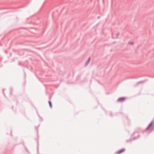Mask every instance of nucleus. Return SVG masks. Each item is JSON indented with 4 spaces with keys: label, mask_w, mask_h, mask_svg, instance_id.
I'll use <instances>...</instances> for the list:
<instances>
[{
    "label": "nucleus",
    "mask_w": 154,
    "mask_h": 154,
    "mask_svg": "<svg viewBox=\"0 0 154 154\" xmlns=\"http://www.w3.org/2000/svg\"><path fill=\"white\" fill-rule=\"evenodd\" d=\"M134 134H137V137H135L133 139H130L129 140H128L126 141L127 142H131L132 140H135L137 139V138L139 137V135L138 134V133H134Z\"/></svg>",
    "instance_id": "f257e3e1"
},
{
    "label": "nucleus",
    "mask_w": 154,
    "mask_h": 154,
    "mask_svg": "<svg viewBox=\"0 0 154 154\" xmlns=\"http://www.w3.org/2000/svg\"><path fill=\"white\" fill-rule=\"evenodd\" d=\"M152 122L149 124L148 125L147 127L146 128V130H148L149 129L152 130Z\"/></svg>",
    "instance_id": "f03ea898"
},
{
    "label": "nucleus",
    "mask_w": 154,
    "mask_h": 154,
    "mask_svg": "<svg viewBox=\"0 0 154 154\" xmlns=\"http://www.w3.org/2000/svg\"><path fill=\"white\" fill-rule=\"evenodd\" d=\"M125 99V98L124 97H121L119 98L117 100V101L119 102H122L124 101Z\"/></svg>",
    "instance_id": "7ed1b4c3"
},
{
    "label": "nucleus",
    "mask_w": 154,
    "mask_h": 154,
    "mask_svg": "<svg viewBox=\"0 0 154 154\" xmlns=\"http://www.w3.org/2000/svg\"><path fill=\"white\" fill-rule=\"evenodd\" d=\"M125 149H122L119 151L117 152H116V153L117 154H120L122 152H124V151H125Z\"/></svg>",
    "instance_id": "20e7f679"
},
{
    "label": "nucleus",
    "mask_w": 154,
    "mask_h": 154,
    "mask_svg": "<svg viewBox=\"0 0 154 154\" xmlns=\"http://www.w3.org/2000/svg\"><path fill=\"white\" fill-rule=\"evenodd\" d=\"M90 58L89 57L88 59V60L87 61H86V65H87L88 63H89V62H90Z\"/></svg>",
    "instance_id": "39448f33"
},
{
    "label": "nucleus",
    "mask_w": 154,
    "mask_h": 154,
    "mask_svg": "<svg viewBox=\"0 0 154 154\" xmlns=\"http://www.w3.org/2000/svg\"><path fill=\"white\" fill-rule=\"evenodd\" d=\"M48 103L49 104V105L50 107L51 108L52 107V104H51V101H49Z\"/></svg>",
    "instance_id": "423d86ee"
},
{
    "label": "nucleus",
    "mask_w": 154,
    "mask_h": 154,
    "mask_svg": "<svg viewBox=\"0 0 154 154\" xmlns=\"http://www.w3.org/2000/svg\"><path fill=\"white\" fill-rule=\"evenodd\" d=\"M143 81H140V82H138L137 83V84H138L140 83H143Z\"/></svg>",
    "instance_id": "0eeeda50"
},
{
    "label": "nucleus",
    "mask_w": 154,
    "mask_h": 154,
    "mask_svg": "<svg viewBox=\"0 0 154 154\" xmlns=\"http://www.w3.org/2000/svg\"><path fill=\"white\" fill-rule=\"evenodd\" d=\"M129 44L131 45H133L134 44V42H129Z\"/></svg>",
    "instance_id": "6e6552de"
},
{
    "label": "nucleus",
    "mask_w": 154,
    "mask_h": 154,
    "mask_svg": "<svg viewBox=\"0 0 154 154\" xmlns=\"http://www.w3.org/2000/svg\"><path fill=\"white\" fill-rule=\"evenodd\" d=\"M40 120H41V121H42V118H41V117L40 118L39 117V121H40Z\"/></svg>",
    "instance_id": "1a4fd4ad"
},
{
    "label": "nucleus",
    "mask_w": 154,
    "mask_h": 154,
    "mask_svg": "<svg viewBox=\"0 0 154 154\" xmlns=\"http://www.w3.org/2000/svg\"><path fill=\"white\" fill-rule=\"evenodd\" d=\"M119 35V33H117V34H116V36H117V37Z\"/></svg>",
    "instance_id": "9d476101"
},
{
    "label": "nucleus",
    "mask_w": 154,
    "mask_h": 154,
    "mask_svg": "<svg viewBox=\"0 0 154 154\" xmlns=\"http://www.w3.org/2000/svg\"><path fill=\"white\" fill-rule=\"evenodd\" d=\"M110 116H112V113H111L110 114Z\"/></svg>",
    "instance_id": "9b49d317"
},
{
    "label": "nucleus",
    "mask_w": 154,
    "mask_h": 154,
    "mask_svg": "<svg viewBox=\"0 0 154 154\" xmlns=\"http://www.w3.org/2000/svg\"><path fill=\"white\" fill-rule=\"evenodd\" d=\"M100 18V17H97V18H98H98Z\"/></svg>",
    "instance_id": "f8f14e48"
}]
</instances>
